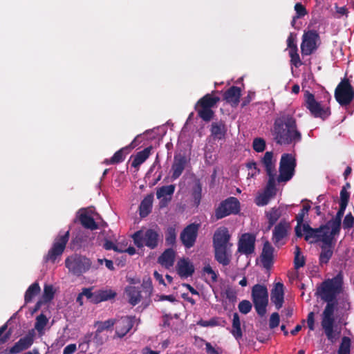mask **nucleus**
Wrapping results in <instances>:
<instances>
[{"instance_id": "46", "label": "nucleus", "mask_w": 354, "mask_h": 354, "mask_svg": "<svg viewBox=\"0 0 354 354\" xmlns=\"http://www.w3.org/2000/svg\"><path fill=\"white\" fill-rule=\"evenodd\" d=\"M55 296V290L53 286L51 284H45L44 287V292L42 295V299L44 303H48L51 301Z\"/></svg>"}, {"instance_id": "34", "label": "nucleus", "mask_w": 354, "mask_h": 354, "mask_svg": "<svg viewBox=\"0 0 354 354\" xmlns=\"http://www.w3.org/2000/svg\"><path fill=\"white\" fill-rule=\"evenodd\" d=\"M153 201V194L151 193L147 194L143 200L141 201L139 209H140V216L142 218L148 216L152 209Z\"/></svg>"}, {"instance_id": "3", "label": "nucleus", "mask_w": 354, "mask_h": 354, "mask_svg": "<svg viewBox=\"0 0 354 354\" xmlns=\"http://www.w3.org/2000/svg\"><path fill=\"white\" fill-rule=\"evenodd\" d=\"M64 264L70 273L80 277L91 268L92 261L84 255L73 254L66 258Z\"/></svg>"}, {"instance_id": "5", "label": "nucleus", "mask_w": 354, "mask_h": 354, "mask_svg": "<svg viewBox=\"0 0 354 354\" xmlns=\"http://www.w3.org/2000/svg\"><path fill=\"white\" fill-rule=\"evenodd\" d=\"M327 304L322 313V327L327 339L331 342H335L337 336L334 333L335 317L334 311L336 301H326Z\"/></svg>"}, {"instance_id": "9", "label": "nucleus", "mask_w": 354, "mask_h": 354, "mask_svg": "<svg viewBox=\"0 0 354 354\" xmlns=\"http://www.w3.org/2000/svg\"><path fill=\"white\" fill-rule=\"evenodd\" d=\"M334 96L341 106H348L352 102L354 99V88L348 78L344 77L338 84Z\"/></svg>"}, {"instance_id": "49", "label": "nucleus", "mask_w": 354, "mask_h": 354, "mask_svg": "<svg viewBox=\"0 0 354 354\" xmlns=\"http://www.w3.org/2000/svg\"><path fill=\"white\" fill-rule=\"evenodd\" d=\"M351 339L348 337H343L340 343L337 354H350Z\"/></svg>"}, {"instance_id": "61", "label": "nucleus", "mask_w": 354, "mask_h": 354, "mask_svg": "<svg viewBox=\"0 0 354 354\" xmlns=\"http://www.w3.org/2000/svg\"><path fill=\"white\" fill-rule=\"evenodd\" d=\"M280 317L278 313H273L270 317L269 326L270 328H274L279 324Z\"/></svg>"}, {"instance_id": "38", "label": "nucleus", "mask_w": 354, "mask_h": 354, "mask_svg": "<svg viewBox=\"0 0 354 354\" xmlns=\"http://www.w3.org/2000/svg\"><path fill=\"white\" fill-rule=\"evenodd\" d=\"M126 292L129 297V302L132 306H136L140 301L141 292L138 288L129 286L126 289Z\"/></svg>"}, {"instance_id": "1", "label": "nucleus", "mask_w": 354, "mask_h": 354, "mask_svg": "<svg viewBox=\"0 0 354 354\" xmlns=\"http://www.w3.org/2000/svg\"><path fill=\"white\" fill-rule=\"evenodd\" d=\"M231 236L225 227H220L213 235L212 242L215 260L223 266L230 263L232 243L230 242Z\"/></svg>"}, {"instance_id": "4", "label": "nucleus", "mask_w": 354, "mask_h": 354, "mask_svg": "<svg viewBox=\"0 0 354 354\" xmlns=\"http://www.w3.org/2000/svg\"><path fill=\"white\" fill-rule=\"evenodd\" d=\"M304 105L314 118L325 120L331 115L330 107L317 101L314 94L308 91L304 93Z\"/></svg>"}, {"instance_id": "35", "label": "nucleus", "mask_w": 354, "mask_h": 354, "mask_svg": "<svg viewBox=\"0 0 354 354\" xmlns=\"http://www.w3.org/2000/svg\"><path fill=\"white\" fill-rule=\"evenodd\" d=\"M152 149V147L149 146L148 147L145 148L142 151L138 152L132 162L131 167L134 168L138 167L140 165H142L145 160L149 158L151 153V151Z\"/></svg>"}, {"instance_id": "54", "label": "nucleus", "mask_w": 354, "mask_h": 354, "mask_svg": "<svg viewBox=\"0 0 354 354\" xmlns=\"http://www.w3.org/2000/svg\"><path fill=\"white\" fill-rule=\"evenodd\" d=\"M253 149L257 152H262L266 148V141L261 138H256L252 143Z\"/></svg>"}, {"instance_id": "64", "label": "nucleus", "mask_w": 354, "mask_h": 354, "mask_svg": "<svg viewBox=\"0 0 354 354\" xmlns=\"http://www.w3.org/2000/svg\"><path fill=\"white\" fill-rule=\"evenodd\" d=\"M205 351L207 354H223L220 348H214L209 342L205 343Z\"/></svg>"}, {"instance_id": "22", "label": "nucleus", "mask_w": 354, "mask_h": 354, "mask_svg": "<svg viewBox=\"0 0 354 354\" xmlns=\"http://www.w3.org/2000/svg\"><path fill=\"white\" fill-rule=\"evenodd\" d=\"M187 164V159L185 156L182 154L174 156V162L171 165V178L173 180H176L181 176Z\"/></svg>"}, {"instance_id": "37", "label": "nucleus", "mask_w": 354, "mask_h": 354, "mask_svg": "<svg viewBox=\"0 0 354 354\" xmlns=\"http://www.w3.org/2000/svg\"><path fill=\"white\" fill-rule=\"evenodd\" d=\"M231 333L236 340L241 339L243 337L241 321L237 313L233 314Z\"/></svg>"}, {"instance_id": "56", "label": "nucleus", "mask_w": 354, "mask_h": 354, "mask_svg": "<svg viewBox=\"0 0 354 354\" xmlns=\"http://www.w3.org/2000/svg\"><path fill=\"white\" fill-rule=\"evenodd\" d=\"M7 328L8 326L6 324L0 327V344L6 343L10 337L11 333L10 331L5 333Z\"/></svg>"}, {"instance_id": "18", "label": "nucleus", "mask_w": 354, "mask_h": 354, "mask_svg": "<svg viewBox=\"0 0 354 354\" xmlns=\"http://www.w3.org/2000/svg\"><path fill=\"white\" fill-rule=\"evenodd\" d=\"M175 185H169L162 186L157 188L156 197L160 199L159 207L160 208L165 207L171 201L172 195L175 192Z\"/></svg>"}, {"instance_id": "53", "label": "nucleus", "mask_w": 354, "mask_h": 354, "mask_svg": "<svg viewBox=\"0 0 354 354\" xmlns=\"http://www.w3.org/2000/svg\"><path fill=\"white\" fill-rule=\"evenodd\" d=\"M289 56L290 57V64L296 68L299 67L302 65V62L300 59L299 55L298 54V50H289Z\"/></svg>"}, {"instance_id": "6", "label": "nucleus", "mask_w": 354, "mask_h": 354, "mask_svg": "<svg viewBox=\"0 0 354 354\" xmlns=\"http://www.w3.org/2000/svg\"><path fill=\"white\" fill-rule=\"evenodd\" d=\"M296 166V159L291 153L282 154L279 162V174L277 181L280 183L290 180L295 175Z\"/></svg>"}, {"instance_id": "31", "label": "nucleus", "mask_w": 354, "mask_h": 354, "mask_svg": "<svg viewBox=\"0 0 354 354\" xmlns=\"http://www.w3.org/2000/svg\"><path fill=\"white\" fill-rule=\"evenodd\" d=\"M194 109L197 112L198 117L206 122H209L214 118V111L199 101H198L195 104Z\"/></svg>"}, {"instance_id": "41", "label": "nucleus", "mask_w": 354, "mask_h": 354, "mask_svg": "<svg viewBox=\"0 0 354 354\" xmlns=\"http://www.w3.org/2000/svg\"><path fill=\"white\" fill-rule=\"evenodd\" d=\"M41 291L40 286L37 282L31 284L26 290L24 295V301L26 304L32 301V299L37 295Z\"/></svg>"}, {"instance_id": "2", "label": "nucleus", "mask_w": 354, "mask_h": 354, "mask_svg": "<svg viewBox=\"0 0 354 354\" xmlns=\"http://www.w3.org/2000/svg\"><path fill=\"white\" fill-rule=\"evenodd\" d=\"M343 274L339 272L332 279L324 281L321 285L319 293L324 301H334L338 295L343 291Z\"/></svg>"}, {"instance_id": "17", "label": "nucleus", "mask_w": 354, "mask_h": 354, "mask_svg": "<svg viewBox=\"0 0 354 354\" xmlns=\"http://www.w3.org/2000/svg\"><path fill=\"white\" fill-rule=\"evenodd\" d=\"M135 321V317L124 316L115 320V336L119 338L124 337L133 328Z\"/></svg>"}, {"instance_id": "27", "label": "nucleus", "mask_w": 354, "mask_h": 354, "mask_svg": "<svg viewBox=\"0 0 354 354\" xmlns=\"http://www.w3.org/2000/svg\"><path fill=\"white\" fill-rule=\"evenodd\" d=\"M91 239L88 232L80 230L73 237L71 247L73 250H78L87 245Z\"/></svg>"}, {"instance_id": "60", "label": "nucleus", "mask_w": 354, "mask_h": 354, "mask_svg": "<svg viewBox=\"0 0 354 354\" xmlns=\"http://www.w3.org/2000/svg\"><path fill=\"white\" fill-rule=\"evenodd\" d=\"M143 290H145V293L147 294V297H150L151 294L153 291V286L152 282L150 278H148L147 280H143V282L141 285Z\"/></svg>"}, {"instance_id": "15", "label": "nucleus", "mask_w": 354, "mask_h": 354, "mask_svg": "<svg viewBox=\"0 0 354 354\" xmlns=\"http://www.w3.org/2000/svg\"><path fill=\"white\" fill-rule=\"evenodd\" d=\"M199 225L191 223L187 225L180 234V239L186 248L193 247L196 241Z\"/></svg>"}, {"instance_id": "10", "label": "nucleus", "mask_w": 354, "mask_h": 354, "mask_svg": "<svg viewBox=\"0 0 354 354\" xmlns=\"http://www.w3.org/2000/svg\"><path fill=\"white\" fill-rule=\"evenodd\" d=\"M70 232L68 230L64 234H59L55 239L51 248L44 257L45 262L55 263L57 257H60L66 248L69 240Z\"/></svg>"}, {"instance_id": "33", "label": "nucleus", "mask_w": 354, "mask_h": 354, "mask_svg": "<svg viewBox=\"0 0 354 354\" xmlns=\"http://www.w3.org/2000/svg\"><path fill=\"white\" fill-rule=\"evenodd\" d=\"M282 209L280 207H274L265 212L268 220V230H270L282 215Z\"/></svg>"}, {"instance_id": "45", "label": "nucleus", "mask_w": 354, "mask_h": 354, "mask_svg": "<svg viewBox=\"0 0 354 354\" xmlns=\"http://www.w3.org/2000/svg\"><path fill=\"white\" fill-rule=\"evenodd\" d=\"M115 319H109L104 322H97L96 323V325L97 326V328L96 330V335L100 336V334L104 330L111 329L115 325Z\"/></svg>"}, {"instance_id": "28", "label": "nucleus", "mask_w": 354, "mask_h": 354, "mask_svg": "<svg viewBox=\"0 0 354 354\" xmlns=\"http://www.w3.org/2000/svg\"><path fill=\"white\" fill-rule=\"evenodd\" d=\"M211 136L214 140H220L225 138L227 133V127L225 122L220 120L213 122L210 128Z\"/></svg>"}, {"instance_id": "59", "label": "nucleus", "mask_w": 354, "mask_h": 354, "mask_svg": "<svg viewBox=\"0 0 354 354\" xmlns=\"http://www.w3.org/2000/svg\"><path fill=\"white\" fill-rule=\"evenodd\" d=\"M287 46L289 48V50H298L296 44V34L292 32L290 33L287 39Z\"/></svg>"}, {"instance_id": "63", "label": "nucleus", "mask_w": 354, "mask_h": 354, "mask_svg": "<svg viewBox=\"0 0 354 354\" xmlns=\"http://www.w3.org/2000/svg\"><path fill=\"white\" fill-rule=\"evenodd\" d=\"M354 224V217L352 216L351 213H349L346 215L343 221V227L344 229H349L353 226Z\"/></svg>"}, {"instance_id": "8", "label": "nucleus", "mask_w": 354, "mask_h": 354, "mask_svg": "<svg viewBox=\"0 0 354 354\" xmlns=\"http://www.w3.org/2000/svg\"><path fill=\"white\" fill-rule=\"evenodd\" d=\"M252 299L254 308L260 317L266 313V307L268 304V292L267 288L261 284H256L252 289Z\"/></svg>"}, {"instance_id": "52", "label": "nucleus", "mask_w": 354, "mask_h": 354, "mask_svg": "<svg viewBox=\"0 0 354 354\" xmlns=\"http://www.w3.org/2000/svg\"><path fill=\"white\" fill-rule=\"evenodd\" d=\"M277 178H268L266 187L263 193L273 198L277 194V188L275 185Z\"/></svg>"}, {"instance_id": "36", "label": "nucleus", "mask_w": 354, "mask_h": 354, "mask_svg": "<svg viewBox=\"0 0 354 354\" xmlns=\"http://www.w3.org/2000/svg\"><path fill=\"white\" fill-rule=\"evenodd\" d=\"M116 293L111 290H99L95 292L94 304H99L114 298Z\"/></svg>"}, {"instance_id": "51", "label": "nucleus", "mask_w": 354, "mask_h": 354, "mask_svg": "<svg viewBox=\"0 0 354 354\" xmlns=\"http://www.w3.org/2000/svg\"><path fill=\"white\" fill-rule=\"evenodd\" d=\"M48 322V320L46 315H44L43 313L40 314L36 317L35 328L39 333H41L44 330Z\"/></svg>"}, {"instance_id": "12", "label": "nucleus", "mask_w": 354, "mask_h": 354, "mask_svg": "<svg viewBox=\"0 0 354 354\" xmlns=\"http://www.w3.org/2000/svg\"><path fill=\"white\" fill-rule=\"evenodd\" d=\"M240 211V203L235 197H229L223 201L215 209L216 220L221 219L230 214H237Z\"/></svg>"}, {"instance_id": "13", "label": "nucleus", "mask_w": 354, "mask_h": 354, "mask_svg": "<svg viewBox=\"0 0 354 354\" xmlns=\"http://www.w3.org/2000/svg\"><path fill=\"white\" fill-rule=\"evenodd\" d=\"M295 110L292 109H286L280 111L276 118L273 124V129H288L295 127L297 125V119L295 116Z\"/></svg>"}, {"instance_id": "25", "label": "nucleus", "mask_w": 354, "mask_h": 354, "mask_svg": "<svg viewBox=\"0 0 354 354\" xmlns=\"http://www.w3.org/2000/svg\"><path fill=\"white\" fill-rule=\"evenodd\" d=\"M241 90L239 87L232 86L223 93V100L232 107H236L240 102Z\"/></svg>"}, {"instance_id": "57", "label": "nucleus", "mask_w": 354, "mask_h": 354, "mask_svg": "<svg viewBox=\"0 0 354 354\" xmlns=\"http://www.w3.org/2000/svg\"><path fill=\"white\" fill-rule=\"evenodd\" d=\"M294 8L296 12V18H302L308 13L306 7L301 3H296Z\"/></svg>"}, {"instance_id": "58", "label": "nucleus", "mask_w": 354, "mask_h": 354, "mask_svg": "<svg viewBox=\"0 0 354 354\" xmlns=\"http://www.w3.org/2000/svg\"><path fill=\"white\" fill-rule=\"evenodd\" d=\"M239 310L243 314H248L252 309V304L248 300H243L239 304Z\"/></svg>"}, {"instance_id": "16", "label": "nucleus", "mask_w": 354, "mask_h": 354, "mask_svg": "<svg viewBox=\"0 0 354 354\" xmlns=\"http://www.w3.org/2000/svg\"><path fill=\"white\" fill-rule=\"evenodd\" d=\"M141 135L137 136L131 142L129 147H125L121 148L118 151H117L113 156L111 158H106L104 160L103 163L109 165H115L118 164L123 162L125 159V156L129 153V149H133L136 146L140 144V141L138 140L139 138Z\"/></svg>"}, {"instance_id": "29", "label": "nucleus", "mask_w": 354, "mask_h": 354, "mask_svg": "<svg viewBox=\"0 0 354 354\" xmlns=\"http://www.w3.org/2000/svg\"><path fill=\"white\" fill-rule=\"evenodd\" d=\"M176 252L172 248L166 249L158 258V263L167 269L174 266Z\"/></svg>"}, {"instance_id": "42", "label": "nucleus", "mask_w": 354, "mask_h": 354, "mask_svg": "<svg viewBox=\"0 0 354 354\" xmlns=\"http://www.w3.org/2000/svg\"><path fill=\"white\" fill-rule=\"evenodd\" d=\"M321 252L319 257V261L321 266L327 264L333 254L334 248H328L325 246H320Z\"/></svg>"}, {"instance_id": "43", "label": "nucleus", "mask_w": 354, "mask_h": 354, "mask_svg": "<svg viewBox=\"0 0 354 354\" xmlns=\"http://www.w3.org/2000/svg\"><path fill=\"white\" fill-rule=\"evenodd\" d=\"M192 197L194 205L198 207L202 198V186L200 182H197L192 188Z\"/></svg>"}, {"instance_id": "21", "label": "nucleus", "mask_w": 354, "mask_h": 354, "mask_svg": "<svg viewBox=\"0 0 354 354\" xmlns=\"http://www.w3.org/2000/svg\"><path fill=\"white\" fill-rule=\"evenodd\" d=\"M178 274L181 278H187L194 273V266L188 258L180 259L176 266Z\"/></svg>"}, {"instance_id": "48", "label": "nucleus", "mask_w": 354, "mask_h": 354, "mask_svg": "<svg viewBox=\"0 0 354 354\" xmlns=\"http://www.w3.org/2000/svg\"><path fill=\"white\" fill-rule=\"evenodd\" d=\"M324 227V230H329L331 228L332 235H337L339 234L341 230V224L333 220H330L326 224L322 225Z\"/></svg>"}, {"instance_id": "50", "label": "nucleus", "mask_w": 354, "mask_h": 354, "mask_svg": "<svg viewBox=\"0 0 354 354\" xmlns=\"http://www.w3.org/2000/svg\"><path fill=\"white\" fill-rule=\"evenodd\" d=\"M176 232L173 227L167 228L165 233V243L167 245L173 246L176 243Z\"/></svg>"}, {"instance_id": "62", "label": "nucleus", "mask_w": 354, "mask_h": 354, "mask_svg": "<svg viewBox=\"0 0 354 354\" xmlns=\"http://www.w3.org/2000/svg\"><path fill=\"white\" fill-rule=\"evenodd\" d=\"M350 197V194L346 191V187H343L340 192L339 204L347 205Z\"/></svg>"}, {"instance_id": "55", "label": "nucleus", "mask_w": 354, "mask_h": 354, "mask_svg": "<svg viewBox=\"0 0 354 354\" xmlns=\"http://www.w3.org/2000/svg\"><path fill=\"white\" fill-rule=\"evenodd\" d=\"M271 198V196L263 193L256 198L255 203L257 206H264L268 204Z\"/></svg>"}, {"instance_id": "39", "label": "nucleus", "mask_w": 354, "mask_h": 354, "mask_svg": "<svg viewBox=\"0 0 354 354\" xmlns=\"http://www.w3.org/2000/svg\"><path fill=\"white\" fill-rule=\"evenodd\" d=\"M79 220L82 225L86 229L95 230L98 228V225L94 218L86 213L81 214Z\"/></svg>"}, {"instance_id": "26", "label": "nucleus", "mask_w": 354, "mask_h": 354, "mask_svg": "<svg viewBox=\"0 0 354 354\" xmlns=\"http://www.w3.org/2000/svg\"><path fill=\"white\" fill-rule=\"evenodd\" d=\"M270 299L277 310L282 307L284 302L283 284L282 283L278 282L275 284L271 291Z\"/></svg>"}, {"instance_id": "40", "label": "nucleus", "mask_w": 354, "mask_h": 354, "mask_svg": "<svg viewBox=\"0 0 354 354\" xmlns=\"http://www.w3.org/2000/svg\"><path fill=\"white\" fill-rule=\"evenodd\" d=\"M335 236L332 235V232H329L328 230H324L319 237V241L322 243L321 246H325L328 248H335Z\"/></svg>"}, {"instance_id": "11", "label": "nucleus", "mask_w": 354, "mask_h": 354, "mask_svg": "<svg viewBox=\"0 0 354 354\" xmlns=\"http://www.w3.org/2000/svg\"><path fill=\"white\" fill-rule=\"evenodd\" d=\"M132 238L138 248H142L145 245L150 249H154L158 246V234L151 229H148L145 232L142 230L137 231L133 234Z\"/></svg>"}, {"instance_id": "30", "label": "nucleus", "mask_w": 354, "mask_h": 354, "mask_svg": "<svg viewBox=\"0 0 354 354\" xmlns=\"http://www.w3.org/2000/svg\"><path fill=\"white\" fill-rule=\"evenodd\" d=\"M33 343V339L30 336L20 338L9 350L10 354H17L28 349Z\"/></svg>"}, {"instance_id": "47", "label": "nucleus", "mask_w": 354, "mask_h": 354, "mask_svg": "<svg viewBox=\"0 0 354 354\" xmlns=\"http://www.w3.org/2000/svg\"><path fill=\"white\" fill-rule=\"evenodd\" d=\"M305 258L301 255V249L299 246H296L294 258V267L295 269L298 270L305 265Z\"/></svg>"}, {"instance_id": "7", "label": "nucleus", "mask_w": 354, "mask_h": 354, "mask_svg": "<svg viewBox=\"0 0 354 354\" xmlns=\"http://www.w3.org/2000/svg\"><path fill=\"white\" fill-rule=\"evenodd\" d=\"M273 136L276 142L281 145L295 144L299 142L302 138L297 125L292 129H273Z\"/></svg>"}, {"instance_id": "44", "label": "nucleus", "mask_w": 354, "mask_h": 354, "mask_svg": "<svg viewBox=\"0 0 354 354\" xmlns=\"http://www.w3.org/2000/svg\"><path fill=\"white\" fill-rule=\"evenodd\" d=\"M220 97L217 96H212V94L207 93L203 97L200 98L198 101L205 106H207L210 109H212L214 106L216 105V104L220 101Z\"/></svg>"}, {"instance_id": "20", "label": "nucleus", "mask_w": 354, "mask_h": 354, "mask_svg": "<svg viewBox=\"0 0 354 354\" xmlns=\"http://www.w3.org/2000/svg\"><path fill=\"white\" fill-rule=\"evenodd\" d=\"M288 228H290V225L285 220H281L275 225L272 239L275 245L279 246L284 244L281 241L288 236Z\"/></svg>"}, {"instance_id": "19", "label": "nucleus", "mask_w": 354, "mask_h": 354, "mask_svg": "<svg viewBox=\"0 0 354 354\" xmlns=\"http://www.w3.org/2000/svg\"><path fill=\"white\" fill-rule=\"evenodd\" d=\"M324 231V227L320 225L319 227L313 228L308 223H305L301 226V232L306 241L309 243H316L319 242L321 233Z\"/></svg>"}, {"instance_id": "24", "label": "nucleus", "mask_w": 354, "mask_h": 354, "mask_svg": "<svg viewBox=\"0 0 354 354\" xmlns=\"http://www.w3.org/2000/svg\"><path fill=\"white\" fill-rule=\"evenodd\" d=\"M274 248L269 241H267L264 243L261 254V261L263 267L266 269H270L274 263Z\"/></svg>"}, {"instance_id": "23", "label": "nucleus", "mask_w": 354, "mask_h": 354, "mask_svg": "<svg viewBox=\"0 0 354 354\" xmlns=\"http://www.w3.org/2000/svg\"><path fill=\"white\" fill-rule=\"evenodd\" d=\"M255 238L250 234H244L239 242V252L250 254L254 251Z\"/></svg>"}, {"instance_id": "32", "label": "nucleus", "mask_w": 354, "mask_h": 354, "mask_svg": "<svg viewBox=\"0 0 354 354\" xmlns=\"http://www.w3.org/2000/svg\"><path fill=\"white\" fill-rule=\"evenodd\" d=\"M310 209V205L308 204H306L303 205L302 209L300 210L298 214L296 216L297 225L295 227V232L297 237L301 238L303 237V234L301 232V226L305 224L304 223V219L306 214H308L309 210Z\"/></svg>"}, {"instance_id": "14", "label": "nucleus", "mask_w": 354, "mask_h": 354, "mask_svg": "<svg viewBox=\"0 0 354 354\" xmlns=\"http://www.w3.org/2000/svg\"><path fill=\"white\" fill-rule=\"evenodd\" d=\"M319 40V35L316 30H312L305 32L302 37L301 44V52L302 55H310L317 48V41Z\"/></svg>"}]
</instances>
